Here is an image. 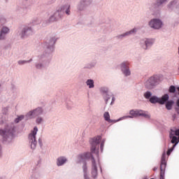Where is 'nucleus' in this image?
I'll use <instances>...</instances> for the list:
<instances>
[{
  "instance_id": "nucleus-32",
  "label": "nucleus",
  "mask_w": 179,
  "mask_h": 179,
  "mask_svg": "<svg viewBox=\"0 0 179 179\" xmlns=\"http://www.w3.org/2000/svg\"><path fill=\"white\" fill-rule=\"evenodd\" d=\"M169 134H172L173 136H179V129H177V127L171 128Z\"/></svg>"
},
{
  "instance_id": "nucleus-3",
  "label": "nucleus",
  "mask_w": 179,
  "mask_h": 179,
  "mask_svg": "<svg viewBox=\"0 0 179 179\" xmlns=\"http://www.w3.org/2000/svg\"><path fill=\"white\" fill-rule=\"evenodd\" d=\"M0 135L4 142L10 143L15 139V124L13 122L7 123L3 129H0Z\"/></svg>"
},
{
  "instance_id": "nucleus-12",
  "label": "nucleus",
  "mask_w": 179,
  "mask_h": 179,
  "mask_svg": "<svg viewBox=\"0 0 179 179\" xmlns=\"http://www.w3.org/2000/svg\"><path fill=\"white\" fill-rule=\"evenodd\" d=\"M10 33V29L6 26H3L0 29V41H5L6 36Z\"/></svg>"
},
{
  "instance_id": "nucleus-41",
  "label": "nucleus",
  "mask_w": 179,
  "mask_h": 179,
  "mask_svg": "<svg viewBox=\"0 0 179 179\" xmlns=\"http://www.w3.org/2000/svg\"><path fill=\"white\" fill-rule=\"evenodd\" d=\"M103 118L105 120V121L108 122V120L110 119V113H108V111H106L103 113Z\"/></svg>"
},
{
  "instance_id": "nucleus-59",
  "label": "nucleus",
  "mask_w": 179,
  "mask_h": 179,
  "mask_svg": "<svg viewBox=\"0 0 179 179\" xmlns=\"http://www.w3.org/2000/svg\"><path fill=\"white\" fill-rule=\"evenodd\" d=\"M172 117L173 118V120H176V114H173V115H172Z\"/></svg>"
},
{
  "instance_id": "nucleus-46",
  "label": "nucleus",
  "mask_w": 179,
  "mask_h": 179,
  "mask_svg": "<svg viewBox=\"0 0 179 179\" xmlns=\"http://www.w3.org/2000/svg\"><path fill=\"white\" fill-rule=\"evenodd\" d=\"M7 114H8V107L3 108L1 115H6Z\"/></svg>"
},
{
  "instance_id": "nucleus-13",
  "label": "nucleus",
  "mask_w": 179,
  "mask_h": 179,
  "mask_svg": "<svg viewBox=\"0 0 179 179\" xmlns=\"http://www.w3.org/2000/svg\"><path fill=\"white\" fill-rule=\"evenodd\" d=\"M140 44L143 50H148V48H150V47L153 45V40L148 38L145 39H141Z\"/></svg>"
},
{
  "instance_id": "nucleus-25",
  "label": "nucleus",
  "mask_w": 179,
  "mask_h": 179,
  "mask_svg": "<svg viewBox=\"0 0 179 179\" xmlns=\"http://www.w3.org/2000/svg\"><path fill=\"white\" fill-rule=\"evenodd\" d=\"M38 132V127L37 126L34 127V129L29 134V138H37V133Z\"/></svg>"
},
{
  "instance_id": "nucleus-56",
  "label": "nucleus",
  "mask_w": 179,
  "mask_h": 179,
  "mask_svg": "<svg viewBox=\"0 0 179 179\" xmlns=\"http://www.w3.org/2000/svg\"><path fill=\"white\" fill-rule=\"evenodd\" d=\"M179 24V22H175L173 24L174 27H176V26H178Z\"/></svg>"
},
{
  "instance_id": "nucleus-33",
  "label": "nucleus",
  "mask_w": 179,
  "mask_h": 179,
  "mask_svg": "<svg viewBox=\"0 0 179 179\" xmlns=\"http://www.w3.org/2000/svg\"><path fill=\"white\" fill-rule=\"evenodd\" d=\"M34 115H34V111H33V110H31L25 115V120H33Z\"/></svg>"
},
{
  "instance_id": "nucleus-39",
  "label": "nucleus",
  "mask_w": 179,
  "mask_h": 179,
  "mask_svg": "<svg viewBox=\"0 0 179 179\" xmlns=\"http://www.w3.org/2000/svg\"><path fill=\"white\" fill-rule=\"evenodd\" d=\"M17 36H19L21 38H23V28L20 27L17 29Z\"/></svg>"
},
{
  "instance_id": "nucleus-44",
  "label": "nucleus",
  "mask_w": 179,
  "mask_h": 179,
  "mask_svg": "<svg viewBox=\"0 0 179 179\" xmlns=\"http://www.w3.org/2000/svg\"><path fill=\"white\" fill-rule=\"evenodd\" d=\"M43 119L42 117H38L36 119V124H37V125H40V124H41V122H43Z\"/></svg>"
},
{
  "instance_id": "nucleus-8",
  "label": "nucleus",
  "mask_w": 179,
  "mask_h": 179,
  "mask_svg": "<svg viewBox=\"0 0 179 179\" xmlns=\"http://www.w3.org/2000/svg\"><path fill=\"white\" fill-rule=\"evenodd\" d=\"M148 26L153 30H160L164 26V22L159 17H154L148 22Z\"/></svg>"
},
{
  "instance_id": "nucleus-50",
  "label": "nucleus",
  "mask_w": 179,
  "mask_h": 179,
  "mask_svg": "<svg viewBox=\"0 0 179 179\" xmlns=\"http://www.w3.org/2000/svg\"><path fill=\"white\" fill-rule=\"evenodd\" d=\"M108 122H109V124H111V122H113V124H115V122H118V120L117 119V120L109 119Z\"/></svg>"
},
{
  "instance_id": "nucleus-16",
  "label": "nucleus",
  "mask_w": 179,
  "mask_h": 179,
  "mask_svg": "<svg viewBox=\"0 0 179 179\" xmlns=\"http://www.w3.org/2000/svg\"><path fill=\"white\" fill-rule=\"evenodd\" d=\"M175 6V12L177 15H179V0H173L167 5L168 9H173Z\"/></svg>"
},
{
  "instance_id": "nucleus-17",
  "label": "nucleus",
  "mask_w": 179,
  "mask_h": 179,
  "mask_svg": "<svg viewBox=\"0 0 179 179\" xmlns=\"http://www.w3.org/2000/svg\"><path fill=\"white\" fill-rule=\"evenodd\" d=\"M62 17V15L61 13H59L58 12H55L52 15H51L48 20H46V23H53V22H57L58 19H61Z\"/></svg>"
},
{
  "instance_id": "nucleus-58",
  "label": "nucleus",
  "mask_w": 179,
  "mask_h": 179,
  "mask_svg": "<svg viewBox=\"0 0 179 179\" xmlns=\"http://www.w3.org/2000/svg\"><path fill=\"white\" fill-rule=\"evenodd\" d=\"M153 171H157V166H155L152 169Z\"/></svg>"
},
{
  "instance_id": "nucleus-42",
  "label": "nucleus",
  "mask_w": 179,
  "mask_h": 179,
  "mask_svg": "<svg viewBox=\"0 0 179 179\" xmlns=\"http://www.w3.org/2000/svg\"><path fill=\"white\" fill-rule=\"evenodd\" d=\"M6 22H8L6 18L3 15H0V24H5Z\"/></svg>"
},
{
  "instance_id": "nucleus-34",
  "label": "nucleus",
  "mask_w": 179,
  "mask_h": 179,
  "mask_svg": "<svg viewBox=\"0 0 179 179\" xmlns=\"http://www.w3.org/2000/svg\"><path fill=\"white\" fill-rule=\"evenodd\" d=\"M170 0H156L155 1V6H162V5H164V3H167Z\"/></svg>"
},
{
  "instance_id": "nucleus-64",
  "label": "nucleus",
  "mask_w": 179,
  "mask_h": 179,
  "mask_svg": "<svg viewBox=\"0 0 179 179\" xmlns=\"http://www.w3.org/2000/svg\"><path fill=\"white\" fill-rule=\"evenodd\" d=\"M162 179H164V178H162Z\"/></svg>"
},
{
  "instance_id": "nucleus-26",
  "label": "nucleus",
  "mask_w": 179,
  "mask_h": 179,
  "mask_svg": "<svg viewBox=\"0 0 179 179\" xmlns=\"http://www.w3.org/2000/svg\"><path fill=\"white\" fill-rule=\"evenodd\" d=\"M97 62L93 61L91 62L90 63H87L86 64H85L83 69H93V68H94V66H96Z\"/></svg>"
},
{
  "instance_id": "nucleus-1",
  "label": "nucleus",
  "mask_w": 179,
  "mask_h": 179,
  "mask_svg": "<svg viewBox=\"0 0 179 179\" xmlns=\"http://www.w3.org/2000/svg\"><path fill=\"white\" fill-rule=\"evenodd\" d=\"M100 156L99 148L96 146H91L90 152L87 151L80 153L77 157V164H83V172L84 173V179H97L99 176V168L97 167V162L94 158Z\"/></svg>"
},
{
  "instance_id": "nucleus-23",
  "label": "nucleus",
  "mask_w": 179,
  "mask_h": 179,
  "mask_svg": "<svg viewBox=\"0 0 179 179\" xmlns=\"http://www.w3.org/2000/svg\"><path fill=\"white\" fill-rule=\"evenodd\" d=\"M101 96L105 101V104H108V100L113 97V92L109 91L108 92H106V94Z\"/></svg>"
},
{
  "instance_id": "nucleus-10",
  "label": "nucleus",
  "mask_w": 179,
  "mask_h": 179,
  "mask_svg": "<svg viewBox=\"0 0 179 179\" xmlns=\"http://www.w3.org/2000/svg\"><path fill=\"white\" fill-rule=\"evenodd\" d=\"M120 68L122 73L126 77L131 76V69H129V64L128 62H122L120 64Z\"/></svg>"
},
{
  "instance_id": "nucleus-11",
  "label": "nucleus",
  "mask_w": 179,
  "mask_h": 179,
  "mask_svg": "<svg viewBox=\"0 0 179 179\" xmlns=\"http://www.w3.org/2000/svg\"><path fill=\"white\" fill-rule=\"evenodd\" d=\"M56 12L60 13L62 16V13H66V15H71V4L65 3L64 5L60 6Z\"/></svg>"
},
{
  "instance_id": "nucleus-35",
  "label": "nucleus",
  "mask_w": 179,
  "mask_h": 179,
  "mask_svg": "<svg viewBox=\"0 0 179 179\" xmlns=\"http://www.w3.org/2000/svg\"><path fill=\"white\" fill-rule=\"evenodd\" d=\"M136 34V28H133L130 31L123 33V34L124 35V37H127V36H131V34Z\"/></svg>"
},
{
  "instance_id": "nucleus-53",
  "label": "nucleus",
  "mask_w": 179,
  "mask_h": 179,
  "mask_svg": "<svg viewBox=\"0 0 179 179\" xmlns=\"http://www.w3.org/2000/svg\"><path fill=\"white\" fill-rule=\"evenodd\" d=\"M33 61V59H30L29 60H23V64H29V62H31Z\"/></svg>"
},
{
  "instance_id": "nucleus-51",
  "label": "nucleus",
  "mask_w": 179,
  "mask_h": 179,
  "mask_svg": "<svg viewBox=\"0 0 179 179\" xmlns=\"http://www.w3.org/2000/svg\"><path fill=\"white\" fill-rule=\"evenodd\" d=\"M115 102V96H114V95L112 96V99H111V102H110V106H113L114 104V103Z\"/></svg>"
},
{
  "instance_id": "nucleus-40",
  "label": "nucleus",
  "mask_w": 179,
  "mask_h": 179,
  "mask_svg": "<svg viewBox=\"0 0 179 179\" xmlns=\"http://www.w3.org/2000/svg\"><path fill=\"white\" fill-rule=\"evenodd\" d=\"M177 100L175 103V110L176 111L177 114H179V97L176 98Z\"/></svg>"
},
{
  "instance_id": "nucleus-45",
  "label": "nucleus",
  "mask_w": 179,
  "mask_h": 179,
  "mask_svg": "<svg viewBox=\"0 0 179 179\" xmlns=\"http://www.w3.org/2000/svg\"><path fill=\"white\" fill-rule=\"evenodd\" d=\"M2 156H3V149L2 148V144L0 141V159H2Z\"/></svg>"
},
{
  "instance_id": "nucleus-57",
  "label": "nucleus",
  "mask_w": 179,
  "mask_h": 179,
  "mask_svg": "<svg viewBox=\"0 0 179 179\" xmlns=\"http://www.w3.org/2000/svg\"><path fill=\"white\" fill-rule=\"evenodd\" d=\"M19 65H23V61L20 60L18 62Z\"/></svg>"
},
{
  "instance_id": "nucleus-43",
  "label": "nucleus",
  "mask_w": 179,
  "mask_h": 179,
  "mask_svg": "<svg viewBox=\"0 0 179 179\" xmlns=\"http://www.w3.org/2000/svg\"><path fill=\"white\" fill-rule=\"evenodd\" d=\"M23 120V115L17 116V118L15 119L14 122L15 124H19L20 121Z\"/></svg>"
},
{
  "instance_id": "nucleus-48",
  "label": "nucleus",
  "mask_w": 179,
  "mask_h": 179,
  "mask_svg": "<svg viewBox=\"0 0 179 179\" xmlns=\"http://www.w3.org/2000/svg\"><path fill=\"white\" fill-rule=\"evenodd\" d=\"M127 118H129L128 117V115H124L123 117H121L117 119V122H119V121H122V120H127Z\"/></svg>"
},
{
  "instance_id": "nucleus-60",
  "label": "nucleus",
  "mask_w": 179,
  "mask_h": 179,
  "mask_svg": "<svg viewBox=\"0 0 179 179\" xmlns=\"http://www.w3.org/2000/svg\"><path fill=\"white\" fill-rule=\"evenodd\" d=\"M2 92V85L0 84V93Z\"/></svg>"
},
{
  "instance_id": "nucleus-14",
  "label": "nucleus",
  "mask_w": 179,
  "mask_h": 179,
  "mask_svg": "<svg viewBox=\"0 0 179 179\" xmlns=\"http://www.w3.org/2000/svg\"><path fill=\"white\" fill-rule=\"evenodd\" d=\"M169 92L171 94H173V99H178L179 86L171 85L169 86Z\"/></svg>"
},
{
  "instance_id": "nucleus-28",
  "label": "nucleus",
  "mask_w": 179,
  "mask_h": 179,
  "mask_svg": "<svg viewBox=\"0 0 179 179\" xmlns=\"http://www.w3.org/2000/svg\"><path fill=\"white\" fill-rule=\"evenodd\" d=\"M64 101L66 103L67 110H72V108L75 107V105H73V102H72L71 100L66 99H64Z\"/></svg>"
},
{
  "instance_id": "nucleus-27",
  "label": "nucleus",
  "mask_w": 179,
  "mask_h": 179,
  "mask_svg": "<svg viewBox=\"0 0 179 179\" xmlns=\"http://www.w3.org/2000/svg\"><path fill=\"white\" fill-rule=\"evenodd\" d=\"M153 96V93H152L151 91L150 90H147L146 92H144L143 94V97L146 99L148 100V101H150V100L152 99Z\"/></svg>"
},
{
  "instance_id": "nucleus-31",
  "label": "nucleus",
  "mask_w": 179,
  "mask_h": 179,
  "mask_svg": "<svg viewBox=\"0 0 179 179\" xmlns=\"http://www.w3.org/2000/svg\"><path fill=\"white\" fill-rule=\"evenodd\" d=\"M87 86H88L89 89H94V80L92 78L87 79L85 82Z\"/></svg>"
},
{
  "instance_id": "nucleus-30",
  "label": "nucleus",
  "mask_w": 179,
  "mask_h": 179,
  "mask_svg": "<svg viewBox=\"0 0 179 179\" xmlns=\"http://www.w3.org/2000/svg\"><path fill=\"white\" fill-rule=\"evenodd\" d=\"M31 177L32 179H37V178H38L39 173L37 171V166H36L35 168H34L32 169Z\"/></svg>"
},
{
  "instance_id": "nucleus-63",
  "label": "nucleus",
  "mask_w": 179,
  "mask_h": 179,
  "mask_svg": "<svg viewBox=\"0 0 179 179\" xmlns=\"http://www.w3.org/2000/svg\"><path fill=\"white\" fill-rule=\"evenodd\" d=\"M23 118H24V115L23 116Z\"/></svg>"
},
{
  "instance_id": "nucleus-19",
  "label": "nucleus",
  "mask_w": 179,
  "mask_h": 179,
  "mask_svg": "<svg viewBox=\"0 0 179 179\" xmlns=\"http://www.w3.org/2000/svg\"><path fill=\"white\" fill-rule=\"evenodd\" d=\"M101 141V136L98 135L94 138L90 139V145L91 146H97V145H100V142Z\"/></svg>"
},
{
  "instance_id": "nucleus-2",
  "label": "nucleus",
  "mask_w": 179,
  "mask_h": 179,
  "mask_svg": "<svg viewBox=\"0 0 179 179\" xmlns=\"http://www.w3.org/2000/svg\"><path fill=\"white\" fill-rule=\"evenodd\" d=\"M58 41V38L52 36L48 41L42 44L45 51L43 55L39 57V63L35 64L36 69H41L50 65L51 59H52V52L55 51V43Z\"/></svg>"
},
{
  "instance_id": "nucleus-24",
  "label": "nucleus",
  "mask_w": 179,
  "mask_h": 179,
  "mask_svg": "<svg viewBox=\"0 0 179 179\" xmlns=\"http://www.w3.org/2000/svg\"><path fill=\"white\" fill-rule=\"evenodd\" d=\"M33 111L34 115H36V117H38L39 115H43V114H44V110L42 107L36 108L35 109H33Z\"/></svg>"
},
{
  "instance_id": "nucleus-9",
  "label": "nucleus",
  "mask_w": 179,
  "mask_h": 179,
  "mask_svg": "<svg viewBox=\"0 0 179 179\" xmlns=\"http://www.w3.org/2000/svg\"><path fill=\"white\" fill-rule=\"evenodd\" d=\"M172 99H170V95L169 94H164L162 95V100L164 101V104H165V107L168 111H170L173 110V106L175 104L174 101V96L173 94H172Z\"/></svg>"
},
{
  "instance_id": "nucleus-6",
  "label": "nucleus",
  "mask_w": 179,
  "mask_h": 179,
  "mask_svg": "<svg viewBox=\"0 0 179 179\" xmlns=\"http://www.w3.org/2000/svg\"><path fill=\"white\" fill-rule=\"evenodd\" d=\"M129 115H127L129 118H138V117H143L144 118L150 120V115H149V112L141 109H131L129 111Z\"/></svg>"
},
{
  "instance_id": "nucleus-21",
  "label": "nucleus",
  "mask_w": 179,
  "mask_h": 179,
  "mask_svg": "<svg viewBox=\"0 0 179 179\" xmlns=\"http://www.w3.org/2000/svg\"><path fill=\"white\" fill-rule=\"evenodd\" d=\"M29 143L31 150H36L37 147V138L29 137Z\"/></svg>"
},
{
  "instance_id": "nucleus-7",
  "label": "nucleus",
  "mask_w": 179,
  "mask_h": 179,
  "mask_svg": "<svg viewBox=\"0 0 179 179\" xmlns=\"http://www.w3.org/2000/svg\"><path fill=\"white\" fill-rule=\"evenodd\" d=\"M167 168V159H166V148H164L160 161V175L159 179L165 178L166 169Z\"/></svg>"
},
{
  "instance_id": "nucleus-37",
  "label": "nucleus",
  "mask_w": 179,
  "mask_h": 179,
  "mask_svg": "<svg viewBox=\"0 0 179 179\" xmlns=\"http://www.w3.org/2000/svg\"><path fill=\"white\" fill-rule=\"evenodd\" d=\"M175 149H176V145H172L171 148H169L168 150L166 152V156L167 155L169 157V156H170V155L173 153Z\"/></svg>"
},
{
  "instance_id": "nucleus-5",
  "label": "nucleus",
  "mask_w": 179,
  "mask_h": 179,
  "mask_svg": "<svg viewBox=\"0 0 179 179\" xmlns=\"http://www.w3.org/2000/svg\"><path fill=\"white\" fill-rule=\"evenodd\" d=\"M160 75H154L148 78L144 85L146 89H155V86L160 84Z\"/></svg>"
},
{
  "instance_id": "nucleus-61",
  "label": "nucleus",
  "mask_w": 179,
  "mask_h": 179,
  "mask_svg": "<svg viewBox=\"0 0 179 179\" xmlns=\"http://www.w3.org/2000/svg\"><path fill=\"white\" fill-rule=\"evenodd\" d=\"M92 23H93V22H91V23L88 24L87 26H88L89 27H90V26H92Z\"/></svg>"
},
{
  "instance_id": "nucleus-15",
  "label": "nucleus",
  "mask_w": 179,
  "mask_h": 179,
  "mask_svg": "<svg viewBox=\"0 0 179 179\" xmlns=\"http://www.w3.org/2000/svg\"><path fill=\"white\" fill-rule=\"evenodd\" d=\"M150 103L151 104H160L161 106H164V101H163V96L161 98L157 96V95H152L151 99H150Z\"/></svg>"
},
{
  "instance_id": "nucleus-54",
  "label": "nucleus",
  "mask_w": 179,
  "mask_h": 179,
  "mask_svg": "<svg viewBox=\"0 0 179 179\" xmlns=\"http://www.w3.org/2000/svg\"><path fill=\"white\" fill-rule=\"evenodd\" d=\"M100 150L101 153H103V151L104 150V144H100Z\"/></svg>"
},
{
  "instance_id": "nucleus-4",
  "label": "nucleus",
  "mask_w": 179,
  "mask_h": 179,
  "mask_svg": "<svg viewBox=\"0 0 179 179\" xmlns=\"http://www.w3.org/2000/svg\"><path fill=\"white\" fill-rule=\"evenodd\" d=\"M37 24H40V21H38V19L35 18L29 24L24 25L23 28V38L29 37V36H33V34L36 33L34 31V26H37Z\"/></svg>"
},
{
  "instance_id": "nucleus-36",
  "label": "nucleus",
  "mask_w": 179,
  "mask_h": 179,
  "mask_svg": "<svg viewBox=\"0 0 179 179\" xmlns=\"http://www.w3.org/2000/svg\"><path fill=\"white\" fill-rule=\"evenodd\" d=\"M6 115H0V125H3L6 122Z\"/></svg>"
},
{
  "instance_id": "nucleus-49",
  "label": "nucleus",
  "mask_w": 179,
  "mask_h": 179,
  "mask_svg": "<svg viewBox=\"0 0 179 179\" xmlns=\"http://www.w3.org/2000/svg\"><path fill=\"white\" fill-rule=\"evenodd\" d=\"M38 142V145H39L40 148H43V139H41V138H39Z\"/></svg>"
},
{
  "instance_id": "nucleus-22",
  "label": "nucleus",
  "mask_w": 179,
  "mask_h": 179,
  "mask_svg": "<svg viewBox=\"0 0 179 179\" xmlns=\"http://www.w3.org/2000/svg\"><path fill=\"white\" fill-rule=\"evenodd\" d=\"M169 139H170L171 143H172L173 146H175V148L177 146V145H178L179 140L177 136L169 134Z\"/></svg>"
},
{
  "instance_id": "nucleus-18",
  "label": "nucleus",
  "mask_w": 179,
  "mask_h": 179,
  "mask_svg": "<svg viewBox=\"0 0 179 179\" xmlns=\"http://www.w3.org/2000/svg\"><path fill=\"white\" fill-rule=\"evenodd\" d=\"M92 2H93V0H81L78 6V10H83L86 6L92 5Z\"/></svg>"
},
{
  "instance_id": "nucleus-29",
  "label": "nucleus",
  "mask_w": 179,
  "mask_h": 179,
  "mask_svg": "<svg viewBox=\"0 0 179 179\" xmlns=\"http://www.w3.org/2000/svg\"><path fill=\"white\" fill-rule=\"evenodd\" d=\"M110 92V88L107 86H102L99 88V92L103 96V94H106V93H108Z\"/></svg>"
},
{
  "instance_id": "nucleus-62",
  "label": "nucleus",
  "mask_w": 179,
  "mask_h": 179,
  "mask_svg": "<svg viewBox=\"0 0 179 179\" xmlns=\"http://www.w3.org/2000/svg\"><path fill=\"white\" fill-rule=\"evenodd\" d=\"M40 163H41V160H38V164H36V166H38V164H40Z\"/></svg>"
},
{
  "instance_id": "nucleus-55",
  "label": "nucleus",
  "mask_w": 179,
  "mask_h": 179,
  "mask_svg": "<svg viewBox=\"0 0 179 179\" xmlns=\"http://www.w3.org/2000/svg\"><path fill=\"white\" fill-rule=\"evenodd\" d=\"M106 143V138H103L101 141V145H104Z\"/></svg>"
},
{
  "instance_id": "nucleus-38",
  "label": "nucleus",
  "mask_w": 179,
  "mask_h": 179,
  "mask_svg": "<svg viewBox=\"0 0 179 179\" xmlns=\"http://www.w3.org/2000/svg\"><path fill=\"white\" fill-rule=\"evenodd\" d=\"M98 166L99 167L101 174H103V166H101V161H100V155L96 157Z\"/></svg>"
},
{
  "instance_id": "nucleus-20",
  "label": "nucleus",
  "mask_w": 179,
  "mask_h": 179,
  "mask_svg": "<svg viewBox=\"0 0 179 179\" xmlns=\"http://www.w3.org/2000/svg\"><path fill=\"white\" fill-rule=\"evenodd\" d=\"M68 163V158L65 156H60L57 157L56 164L58 167H61Z\"/></svg>"
},
{
  "instance_id": "nucleus-47",
  "label": "nucleus",
  "mask_w": 179,
  "mask_h": 179,
  "mask_svg": "<svg viewBox=\"0 0 179 179\" xmlns=\"http://www.w3.org/2000/svg\"><path fill=\"white\" fill-rule=\"evenodd\" d=\"M116 38H117V40H123L124 38L125 37V35H124V34H120V35H117L115 36Z\"/></svg>"
},
{
  "instance_id": "nucleus-52",
  "label": "nucleus",
  "mask_w": 179,
  "mask_h": 179,
  "mask_svg": "<svg viewBox=\"0 0 179 179\" xmlns=\"http://www.w3.org/2000/svg\"><path fill=\"white\" fill-rule=\"evenodd\" d=\"M29 9L30 8H29V7H25V8L24 7L23 8V13H26L29 12Z\"/></svg>"
}]
</instances>
